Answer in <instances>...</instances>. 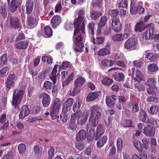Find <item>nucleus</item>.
<instances>
[{
  "instance_id": "f257e3e1",
  "label": "nucleus",
  "mask_w": 159,
  "mask_h": 159,
  "mask_svg": "<svg viewBox=\"0 0 159 159\" xmlns=\"http://www.w3.org/2000/svg\"><path fill=\"white\" fill-rule=\"evenodd\" d=\"M91 115L89 120V123H91L94 127L98 124L99 119L101 116L100 107L93 106L90 108Z\"/></svg>"
},
{
  "instance_id": "f03ea898",
  "label": "nucleus",
  "mask_w": 159,
  "mask_h": 159,
  "mask_svg": "<svg viewBox=\"0 0 159 159\" xmlns=\"http://www.w3.org/2000/svg\"><path fill=\"white\" fill-rule=\"evenodd\" d=\"M24 91L23 90L15 89L13 93L12 104L13 107L18 111L19 105L21 102L23 96Z\"/></svg>"
},
{
  "instance_id": "7ed1b4c3",
  "label": "nucleus",
  "mask_w": 159,
  "mask_h": 159,
  "mask_svg": "<svg viewBox=\"0 0 159 159\" xmlns=\"http://www.w3.org/2000/svg\"><path fill=\"white\" fill-rule=\"evenodd\" d=\"M61 105V102L58 98H56L53 101L50 110V115L52 120L58 118V113Z\"/></svg>"
},
{
  "instance_id": "20e7f679",
  "label": "nucleus",
  "mask_w": 159,
  "mask_h": 159,
  "mask_svg": "<svg viewBox=\"0 0 159 159\" xmlns=\"http://www.w3.org/2000/svg\"><path fill=\"white\" fill-rule=\"evenodd\" d=\"M85 37V30L83 31L80 29H75L73 36L74 43L83 42Z\"/></svg>"
},
{
  "instance_id": "39448f33",
  "label": "nucleus",
  "mask_w": 159,
  "mask_h": 159,
  "mask_svg": "<svg viewBox=\"0 0 159 159\" xmlns=\"http://www.w3.org/2000/svg\"><path fill=\"white\" fill-rule=\"evenodd\" d=\"M85 17H78L74 21V25L75 29H80L81 31L85 30Z\"/></svg>"
},
{
  "instance_id": "423d86ee",
  "label": "nucleus",
  "mask_w": 159,
  "mask_h": 159,
  "mask_svg": "<svg viewBox=\"0 0 159 159\" xmlns=\"http://www.w3.org/2000/svg\"><path fill=\"white\" fill-rule=\"evenodd\" d=\"M39 98H43L42 103L44 107H48L51 101L50 96L46 93H42L39 95Z\"/></svg>"
},
{
  "instance_id": "0eeeda50",
  "label": "nucleus",
  "mask_w": 159,
  "mask_h": 159,
  "mask_svg": "<svg viewBox=\"0 0 159 159\" xmlns=\"http://www.w3.org/2000/svg\"><path fill=\"white\" fill-rule=\"evenodd\" d=\"M105 127L101 124H99L97 126L96 131V136L95 140H97L103 134L105 131Z\"/></svg>"
},
{
  "instance_id": "6e6552de",
  "label": "nucleus",
  "mask_w": 159,
  "mask_h": 159,
  "mask_svg": "<svg viewBox=\"0 0 159 159\" xmlns=\"http://www.w3.org/2000/svg\"><path fill=\"white\" fill-rule=\"evenodd\" d=\"M155 132L154 127L148 125L144 128L143 132L148 137H152L154 135Z\"/></svg>"
},
{
  "instance_id": "1a4fd4ad",
  "label": "nucleus",
  "mask_w": 159,
  "mask_h": 159,
  "mask_svg": "<svg viewBox=\"0 0 159 159\" xmlns=\"http://www.w3.org/2000/svg\"><path fill=\"white\" fill-rule=\"evenodd\" d=\"M112 27L115 32H119L121 30L122 26L118 18H113L112 19Z\"/></svg>"
},
{
  "instance_id": "9d476101",
  "label": "nucleus",
  "mask_w": 159,
  "mask_h": 159,
  "mask_svg": "<svg viewBox=\"0 0 159 159\" xmlns=\"http://www.w3.org/2000/svg\"><path fill=\"white\" fill-rule=\"evenodd\" d=\"M30 111L28 107L26 105L23 106L21 108L19 115V119H23L27 116L30 113Z\"/></svg>"
},
{
  "instance_id": "9b49d317",
  "label": "nucleus",
  "mask_w": 159,
  "mask_h": 159,
  "mask_svg": "<svg viewBox=\"0 0 159 159\" xmlns=\"http://www.w3.org/2000/svg\"><path fill=\"white\" fill-rule=\"evenodd\" d=\"M88 116L86 113H82L80 111L77 122L78 124L82 125L85 123L87 120Z\"/></svg>"
},
{
  "instance_id": "f8f14e48",
  "label": "nucleus",
  "mask_w": 159,
  "mask_h": 159,
  "mask_svg": "<svg viewBox=\"0 0 159 159\" xmlns=\"http://www.w3.org/2000/svg\"><path fill=\"white\" fill-rule=\"evenodd\" d=\"M10 27L11 28H18L20 27L19 19L16 17H11L10 19Z\"/></svg>"
},
{
  "instance_id": "ddd939ff",
  "label": "nucleus",
  "mask_w": 159,
  "mask_h": 159,
  "mask_svg": "<svg viewBox=\"0 0 159 159\" xmlns=\"http://www.w3.org/2000/svg\"><path fill=\"white\" fill-rule=\"evenodd\" d=\"M136 44V42L134 39L130 38L125 42V47L127 49H132L134 47Z\"/></svg>"
},
{
  "instance_id": "4468645a",
  "label": "nucleus",
  "mask_w": 159,
  "mask_h": 159,
  "mask_svg": "<svg viewBox=\"0 0 159 159\" xmlns=\"http://www.w3.org/2000/svg\"><path fill=\"white\" fill-rule=\"evenodd\" d=\"M61 17L58 16H55L51 19V22L52 27L54 29L57 28V26L61 22Z\"/></svg>"
},
{
  "instance_id": "2eb2a0df",
  "label": "nucleus",
  "mask_w": 159,
  "mask_h": 159,
  "mask_svg": "<svg viewBox=\"0 0 159 159\" xmlns=\"http://www.w3.org/2000/svg\"><path fill=\"white\" fill-rule=\"evenodd\" d=\"M129 106L132 108L131 111L133 113L137 112L139 110L138 104L134 100L130 101L129 103Z\"/></svg>"
},
{
  "instance_id": "dca6fc26",
  "label": "nucleus",
  "mask_w": 159,
  "mask_h": 159,
  "mask_svg": "<svg viewBox=\"0 0 159 159\" xmlns=\"http://www.w3.org/2000/svg\"><path fill=\"white\" fill-rule=\"evenodd\" d=\"M20 3V2L15 0H13L10 3L9 9L12 12L16 11L19 6Z\"/></svg>"
},
{
  "instance_id": "f3484780",
  "label": "nucleus",
  "mask_w": 159,
  "mask_h": 159,
  "mask_svg": "<svg viewBox=\"0 0 159 159\" xmlns=\"http://www.w3.org/2000/svg\"><path fill=\"white\" fill-rule=\"evenodd\" d=\"M132 70L133 76H134L135 75L138 78L134 77V80L136 81H139L142 80L143 75L139 71L137 70H135L134 68H132Z\"/></svg>"
},
{
  "instance_id": "a211bd4d",
  "label": "nucleus",
  "mask_w": 159,
  "mask_h": 159,
  "mask_svg": "<svg viewBox=\"0 0 159 159\" xmlns=\"http://www.w3.org/2000/svg\"><path fill=\"white\" fill-rule=\"evenodd\" d=\"M86 137V131L84 130H81L77 133L76 139L78 141L84 140Z\"/></svg>"
},
{
  "instance_id": "6ab92c4d",
  "label": "nucleus",
  "mask_w": 159,
  "mask_h": 159,
  "mask_svg": "<svg viewBox=\"0 0 159 159\" xmlns=\"http://www.w3.org/2000/svg\"><path fill=\"white\" fill-rule=\"evenodd\" d=\"M84 48V44L83 42L74 43L73 48L75 52H81L83 51Z\"/></svg>"
},
{
  "instance_id": "aec40b11",
  "label": "nucleus",
  "mask_w": 159,
  "mask_h": 159,
  "mask_svg": "<svg viewBox=\"0 0 159 159\" xmlns=\"http://www.w3.org/2000/svg\"><path fill=\"white\" fill-rule=\"evenodd\" d=\"M100 138L96 143L97 146L98 148L102 147L107 140V137L106 136H103Z\"/></svg>"
},
{
  "instance_id": "412c9836",
  "label": "nucleus",
  "mask_w": 159,
  "mask_h": 159,
  "mask_svg": "<svg viewBox=\"0 0 159 159\" xmlns=\"http://www.w3.org/2000/svg\"><path fill=\"white\" fill-rule=\"evenodd\" d=\"M26 13L27 14L31 13L33 9V2L32 0H27L26 3Z\"/></svg>"
},
{
  "instance_id": "4be33fe9",
  "label": "nucleus",
  "mask_w": 159,
  "mask_h": 159,
  "mask_svg": "<svg viewBox=\"0 0 159 159\" xmlns=\"http://www.w3.org/2000/svg\"><path fill=\"white\" fill-rule=\"evenodd\" d=\"M28 45V43L26 41H22L16 43L15 46L18 49L25 50L27 48Z\"/></svg>"
},
{
  "instance_id": "5701e85b",
  "label": "nucleus",
  "mask_w": 159,
  "mask_h": 159,
  "mask_svg": "<svg viewBox=\"0 0 159 159\" xmlns=\"http://www.w3.org/2000/svg\"><path fill=\"white\" fill-rule=\"evenodd\" d=\"M85 79L81 76H79L74 81V85L76 86L81 87L84 83Z\"/></svg>"
},
{
  "instance_id": "b1692460",
  "label": "nucleus",
  "mask_w": 159,
  "mask_h": 159,
  "mask_svg": "<svg viewBox=\"0 0 159 159\" xmlns=\"http://www.w3.org/2000/svg\"><path fill=\"white\" fill-rule=\"evenodd\" d=\"M150 25V26L152 27L151 28L148 29L146 31V35L148 34L149 37H150V39L153 38L154 37V34H155V28L153 27L154 24H151Z\"/></svg>"
},
{
  "instance_id": "393cba45",
  "label": "nucleus",
  "mask_w": 159,
  "mask_h": 159,
  "mask_svg": "<svg viewBox=\"0 0 159 159\" xmlns=\"http://www.w3.org/2000/svg\"><path fill=\"white\" fill-rule=\"evenodd\" d=\"M27 21L29 25L31 27H34L36 25V19L35 17L32 16H28Z\"/></svg>"
},
{
  "instance_id": "a878e982",
  "label": "nucleus",
  "mask_w": 159,
  "mask_h": 159,
  "mask_svg": "<svg viewBox=\"0 0 159 159\" xmlns=\"http://www.w3.org/2000/svg\"><path fill=\"white\" fill-rule=\"evenodd\" d=\"M139 117L143 122L146 123L148 122V117L145 111L141 109L140 110Z\"/></svg>"
},
{
  "instance_id": "bb28decb",
  "label": "nucleus",
  "mask_w": 159,
  "mask_h": 159,
  "mask_svg": "<svg viewBox=\"0 0 159 159\" xmlns=\"http://www.w3.org/2000/svg\"><path fill=\"white\" fill-rule=\"evenodd\" d=\"M146 58L151 61H155L159 58V56L156 54L150 53L146 55Z\"/></svg>"
},
{
  "instance_id": "cd10ccee",
  "label": "nucleus",
  "mask_w": 159,
  "mask_h": 159,
  "mask_svg": "<svg viewBox=\"0 0 159 159\" xmlns=\"http://www.w3.org/2000/svg\"><path fill=\"white\" fill-rule=\"evenodd\" d=\"M93 126L91 123L88 124L87 125V132L89 135H95V137L96 132L95 129L92 128Z\"/></svg>"
},
{
  "instance_id": "c85d7f7f",
  "label": "nucleus",
  "mask_w": 159,
  "mask_h": 159,
  "mask_svg": "<svg viewBox=\"0 0 159 159\" xmlns=\"http://www.w3.org/2000/svg\"><path fill=\"white\" fill-rule=\"evenodd\" d=\"M117 81H122L124 79L125 76L124 75L121 73H116L114 75L113 77Z\"/></svg>"
},
{
  "instance_id": "c756f323",
  "label": "nucleus",
  "mask_w": 159,
  "mask_h": 159,
  "mask_svg": "<svg viewBox=\"0 0 159 159\" xmlns=\"http://www.w3.org/2000/svg\"><path fill=\"white\" fill-rule=\"evenodd\" d=\"M97 93L95 92H93L89 93L88 95L86 100L87 101H91L96 99L98 97Z\"/></svg>"
},
{
  "instance_id": "7c9ffc66",
  "label": "nucleus",
  "mask_w": 159,
  "mask_h": 159,
  "mask_svg": "<svg viewBox=\"0 0 159 159\" xmlns=\"http://www.w3.org/2000/svg\"><path fill=\"white\" fill-rule=\"evenodd\" d=\"M74 74L73 73H71L68 78L63 82L62 86L63 87L67 85L73 79Z\"/></svg>"
},
{
  "instance_id": "2f4dec72",
  "label": "nucleus",
  "mask_w": 159,
  "mask_h": 159,
  "mask_svg": "<svg viewBox=\"0 0 159 159\" xmlns=\"http://www.w3.org/2000/svg\"><path fill=\"white\" fill-rule=\"evenodd\" d=\"M44 36L46 38L50 37L52 35V30L51 28L47 26L44 28Z\"/></svg>"
},
{
  "instance_id": "473e14b6",
  "label": "nucleus",
  "mask_w": 159,
  "mask_h": 159,
  "mask_svg": "<svg viewBox=\"0 0 159 159\" xmlns=\"http://www.w3.org/2000/svg\"><path fill=\"white\" fill-rule=\"evenodd\" d=\"M124 39V35L122 34H115L112 37V39L114 41H120Z\"/></svg>"
},
{
  "instance_id": "72a5a7b5",
  "label": "nucleus",
  "mask_w": 159,
  "mask_h": 159,
  "mask_svg": "<svg viewBox=\"0 0 159 159\" xmlns=\"http://www.w3.org/2000/svg\"><path fill=\"white\" fill-rule=\"evenodd\" d=\"M156 82L155 79L152 78L149 79L146 82L145 84L147 86L150 87H152L153 88H156L155 86V84Z\"/></svg>"
},
{
  "instance_id": "f704fd0d",
  "label": "nucleus",
  "mask_w": 159,
  "mask_h": 159,
  "mask_svg": "<svg viewBox=\"0 0 159 159\" xmlns=\"http://www.w3.org/2000/svg\"><path fill=\"white\" fill-rule=\"evenodd\" d=\"M133 144L134 146L139 152L142 151L143 147V145L140 141H135L134 142Z\"/></svg>"
},
{
  "instance_id": "c9c22d12",
  "label": "nucleus",
  "mask_w": 159,
  "mask_h": 159,
  "mask_svg": "<svg viewBox=\"0 0 159 159\" xmlns=\"http://www.w3.org/2000/svg\"><path fill=\"white\" fill-rule=\"evenodd\" d=\"M8 56L7 53H5L0 57V67L3 66L7 61Z\"/></svg>"
},
{
  "instance_id": "e433bc0d",
  "label": "nucleus",
  "mask_w": 159,
  "mask_h": 159,
  "mask_svg": "<svg viewBox=\"0 0 159 159\" xmlns=\"http://www.w3.org/2000/svg\"><path fill=\"white\" fill-rule=\"evenodd\" d=\"M107 17L106 16H102L98 23V27L102 28L107 23Z\"/></svg>"
},
{
  "instance_id": "4c0bfd02",
  "label": "nucleus",
  "mask_w": 159,
  "mask_h": 159,
  "mask_svg": "<svg viewBox=\"0 0 159 159\" xmlns=\"http://www.w3.org/2000/svg\"><path fill=\"white\" fill-rule=\"evenodd\" d=\"M104 37H103L96 36L95 39H93V42L95 44H99L102 43L104 41Z\"/></svg>"
},
{
  "instance_id": "58836bf2",
  "label": "nucleus",
  "mask_w": 159,
  "mask_h": 159,
  "mask_svg": "<svg viewBox=\"0 0 159 159\" xmlns=\"http://www.w3.org/2000/svg\"><path fill=\"white\" fill-rule=\"evenodd\" d=\"M0 12L2 15L5 18H6L7 16V6L6 4H5L1 7Z\"/></svg>"
},
{
  "instance_id": "ea45409f",
  "label": "nucleus",
  "mask_w": 159,
  "mask_h": 159,
  "mask_svg": "<svg viewBox=\"0 0 159 159\" xmlns=\"http://www.w3.org/2000/svg\"><path fill=\"white\" fill-rule=\"evenodd\" d=\"M102 15L101 12L93 11L91 12L90 16L92 19L96 20Z\"/></svg>"
},
{
  "instance_id": "a19ab883",
  "label": "nucleus",
  "mask_w": 159,
  "mask_h": 159,
  "mask_svg": "<svg viewBox=\"0 0 159 159\" xmlns=\"http://www.w3.org/2000/svg\"><path fill=\"white\" fill-rule=\"evenodd\" d=\"M130 12L132 15H134L136 13L137 11V7H135V2L134 1L131 0V3L130 5Z\"/></svg>"
},
{
  "instance_id": "79ce46f5",
  "label": "nucleus",
  "mask_w": 159,
  "mask_h": 159,
  "mask_svg": "<svg viewBox=\"0 0 159 159\" xmlns=\"http://www.w3.org/2000/svg\"><path fill=\"white\" fill-rule=\"evenodd\" d=\"M110 54V52L109 50L106 48L101 49L97 53L98 55L101 56L109 55Z\"/></svg>"
},
{
  "instance_id": "37998d69",
  "label": "nucleus",
  "mask_w": 159,
  "mask_h": 159,
  "mask_svg": "<svg viewBox=\"0 0 159 159\" xmlns=\"http://www.w3.org/2000/svg\"><path fill=\"white\" fill-rule=\"evenodd\" d=\"M143 21L138 23L135 27V31L136 32H141L144 30V26L143 25Z\"/></svg>"
},
{
  "instance_id": "c03bdc74",
  "label": "nucleus",
  "mask_w": 159,
  "mask_h": 159,
  "mask_svg": "<svg viewBox=\"0 0 159 159\" xmlns=\"http://www.w3.org/2000/svg\"><path fill=\"white\" fill-rule=\"evenodd\" d=\"M101 63L104 66H111L113 65L114 62L111 60L109 61L108 59H105L102 61Z\"/></svg>"
},
{
  "instance_id": "a18cd8bd",
  "label": "nucleus",
  "mask_w": 159,
  "mask_h": 159,
  "mask_svg": "<svg viewBox=\"0 0 159 159\" xmlns=\"http://www.w3.org/2000/svg\"><path fill=\"white\" fill-rule=\"evenodd\" d=\"M9 68L8 67H4L0 70V77H4L6 76L8 72Z\"/></svg>"
},
{
  "instance_id": "49530a36",
  "label": "nucleus",
  "mask_w": 159,
  "mask_h": 159,
  "mask_svg": "<svg viewBox=\"0 0 159 159\" xmlns=\"http://www.w3.org/2000/svg\"><path fill=\"white\" fill-rule=\"evenodd\" d=\"M106 102L107 105L110 107L113 108L114 106V102L109 97H107Z\"/></svg>"
},
{
  "instance_id": "de8ad7c7",
  "label": "nucleus",
  "mask_w": 159,
  "mask_h": 159,
  "mask_svg": "<svg viewBox=\"0 0 159 159\" xmlns=\"http://www.w3.org/2000/svg\"><path fill=\"white\" fill-rule=\"evenodd\" d=\"M147 100L149 102H154L156 103L158 102L159 99L156 97L155 95H151L148 98Z\"/></svg>"
},
{
  "instance_id": "09e8293b",
  "label": "nucleus",
  "mask_w": 159,
  "mask_h": 159,
  "mask_svg": "<svg viewBox=\"0 0 159 159\" xmlns=\"http://www.w3.org/2000/svg\"><path fill=\"white\" fill-rule=\"evenodd\" d=\"M34 152L36 156L39 157L42 154V150H41L39 147L37 145L34 146L33 148Z\"/></svg>"
},
{
  "instance_id": "8fccbe9b",
  "label": "nucleus",
  "mask_w": 159,
  "mask_h": 159,
  "mask_svg": "<svg viewBox=\"0 0 159 159\" xmlns=\"http://www.w3.org/2000/svg\"><path fill=\"white\" fill-rule=\"evenodd\" d=\"M19 153L20 154H23L26 151V146L24 144H20L18 146Z\"/></svg>"
},
{
  "instance_id": "3c124183",
  "label": "nucleus",
  "mask_w": 159,
  "mask_h": 159,
  "mask_svg": "<svg viewBox=\"0 0 159 159\" xmlns=\"http://www.w3.org/2000/svg\"><path fill=\"white\" fill-rule=\"evenodd\" d=\"M52 87L53 84L52 83L49 81H46L44 83L43 87L45 89H51Z\"/></svg>"
},
{
  "instance_id": "603ef678",
  "label": "nucleus",
  "mask_w": 159,
  "mask_h": 159,
  "mask_svg": "<svg viewBox=\"0 0 159 159\" xmlns=\"http://www.w3.org/2000/svg\"><path fill=\"white\" fill-rule=\"evenodd\" d=\"M94 23L93 22H92L89 24L88 25V28L89 32L92 35L94 34Z\"/></svg>"
},
{
  "instance_id": "864d4df0",
  "label": "nucleus",
  "mask_w": 159,
  "mask_h": 159,
  "mask_svg": "<svg viewBox=\"0 0 159 159\" xmlns=\"http://www.w3.org/2000/svg\"><path fill=\"white\" fill-rule=\"evenodd\" d=\"M81 106V102L78 100L75 103L73 107V110L75 112H77Z\"/></svg>"
},
{
  "instance_id": "5fc2aeb1",
  "label": "nucleus",
  "mask_w": 159,
  "mask_h": 159,
  "mask_svg": "<svg viewBox=\"0 0 159 159\" xmlns=\"http://www.w3.org/2000/svg\"><path fill=\"white\" fill-rule=\"evenodd\" d=\"M113 80L111 79L106 77L105 78L102 80V83L106 85H108L110 84H111L113 83Z\"/></svg>"
},
{
  "instance_id": "6e6d98bb",
  "label": "nucleus",
  "mask_w": 159,
  "mask_h": 159,
  "mask_svg": "<svg viewBox=\"0 0 159 159\" xmlns=\"http://www.w3.org/2000/svg\"><path fill=\"white\" fill-rule=\"evenodd\" d=\"M79 87L75 85V87L72 91H70V94L71 96H74L80 92Z\"/></svg>"
},
{
  "instance_id": "4d7b16f0",
  "label": "nucleus",
  "mask_w": 159,
  "mask_h": 159,
  "mask_svg": "<svg viewBox=\"0 0 159 159\" xmlns=\"http://www.w3.org/2000/svg\"><path fill=\"white\" fill-rule=\"evenodd\" d=\"M5 84L6 87L7 89H10L12 87L14 86L15 82H12V81L7 79L5 82Z\"/></svg>"
},
{
  "instance_id": "13d9d810",
  "label": "nucleus",
  "mask_w": 159,
  "mask_h": 159,
  "mask_svg": "<svg viewBox=\"0 0 159 159\" xmlns=\"http://www.w3.org/2000/svg\"><path fill=\"white\" fill-rule=\"evenodd\" d=\"M117 146L118 150H121L123 147V141L120 138H118L117 140Z\"/></svg>"
},
{
  "instance_id": "bf43d9fd",
  "label": "nucleus",
  "mask_w": 159,
  "mask_h": 159,
  "mask_svg": "<svg viewBox=\"0 0 159 159\" xmlns=\"http://www.w3.org/2000/svg\"><path fill=\"white\" fill-rule=\"evenodd\" d=\"M158 66L155 63L151 64L148 66V70L154 72L158 69Z\"/></svg>"
},
{
  "instance_id": "052dcab7",
  "label": "nucleus",
  "mask_w": 159,
  "mask_h": 159,
  "mask_svg": "<svg viewBox=\"0 0 159 159\" xmlns=\"http://www.w3.org/2000/svg\"><path fill=\"white\" fill-rule=\"evenodd\" d=\"M132 121L131 120L125 119L123 122V125L125 127H129L132 126Z\"/></svg>"
},
{
  "instance_id": "680f3d73",
  "label": "nucleus",
  "mask_w": 159,
  "mask_h": 159,
  "mask_svg": "<svg viewBox=\"0 0 159 159\" xmlns=\"http://www.w3.org/2000/svg\"><path fill=\"white\" fill-rule=\"evenodd\" d=\"M58 66L59 68L61 67L63 69H65L68 67H70L71 65L68 61H65L63 63L61 66V65H59Z\"/></svg>"
},
{
  "instance_id": "e2e57ef3",
  "label": "nucleus",
  "mask_w": 159,
  "mask_h": 159,
  "mask_svg": "<svg viewBox=\"0 0 159 159\" xmlns=\"http://www.w3.org/2000/svg\"><path fill=\"white\" fill-rule=\"evenodd\" d=\"M127 0H122L119 4V7L123 8H126L127 7Z\"/></svg>"
},
{
  "instance_id": "0e129e2a",
  "label": "nucleus",
  "mask_w": 159,
  "mask_h": 159,
  "mask_svg": "<svg viewBox=\"0 0 159 159\" xmlns=\"http://www.w3.org/2000/svg\"><path fill=\"white\" fill-rule=\"evenodd\" d=\"M16 76L14 73L9 75L7 78V79L15 82L16 80Z\"/></svg>"
},
{
  "instance_id": "69168bd1",
  "label": "nucleus",
  "mask_w": 159,
  "mask_h": 159,
  "mask_svg": "<svg viewBox=\"0 0 159 159\" xmlns=\"http://www.w3.org/2000/svg\"><path fill=\"white\" fill-rule=\"evenodd\" d=\"M73 99L70 98L66 100L64 103L71 107L73 104Z\"/></svg>"
},
{
  "instance_id": "338daca9",
  "label": "nucleus",
  "mask_w": 159,
  "mask_h": 159,
  "mask_svg": "<svg viewBox=\"0 0 159 159\" xmlns=\"http://www.w3.org/2000/svg\"><path fill=\"white\" fill-rule=\"evenodd\" d=\"M156 88H153L152 87L148 88L147 89V91L148 93L150 95H156V93L155 92V89Z\"/></svg>"
},
{
  "instance_id": "774afa93",
  "label": "nucleus",
  "mask_w": 159,
  "mask_h": 159,
  "mask_svg": "<svg viewBox=\"0 0 159 159\" xmlns=\"http://www.w3.org/2000/svg\"><path fill=\"white\" fill-rule=\"evenodd\" d=\"M119 11L117 9H114L110 11V14L112 17H115L119 14Z\"/></svg>"
}]
</instances>
